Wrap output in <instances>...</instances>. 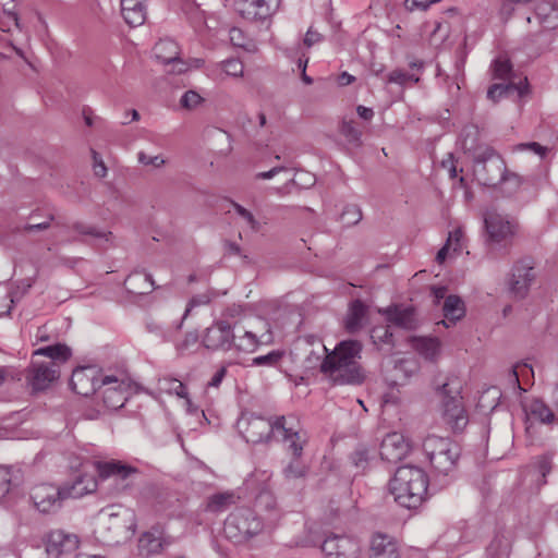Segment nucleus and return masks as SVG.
Masks as SVG:
<instances>
[{
  "label": "nucleus",
  "mask_w": 558,
  "mask_h": 558,
  "mask_svg": "<svg viewBox=\"0 0 558 558\" xmlns=\"http://www.w3.org/2000/svg\"><path fill=\"white\" fill-rule=\"evenodd\" d=\"M101 378L96 366H82L73 371L70 385L77 395L88 397L101 386Z\"/></svg>",
  "instance_id": "14"
},
{
  "label": "nucleus",
  "mask_w": 558,
  "mask_h": 558,
  "mask_svg": "<svg viewBox=\"0 0 558 558\" xmlns=\"http://www.w3.org/2000/svg\"><path fill=\"white\" fill-rule=\"evenodd\" d=\"M522 182L523 180L519 174L506 170L502 180H500L497 186L500 187L502 193L510 196L520 189Z\"/></svg>",
  "instance_id": "40"
},
{
  "label": "nucleus",
  "mask_w": 558,
  "mask_h": 558,
  "mask_svg": "<svg viewBox=\"0 0 558 558\" xmlns=\"http://www.w3.org/2000/svg\"><path fill=\"white\" fill-rule=\"evenodd\" d=\"M506 170L504 158L492 147H485L474 157V175L483 185L496 187Z\"/></svg>",
  "instance_id": "7"
},
{
  "label": "nucleus",
  "mask_w": 558,
  "mask_h": 558,
  "mask_svg": "<svg viewBox=\"0 0 558 558\" xmlns=\"http://www.w3.org/2000/svg\"><path fill=\"white\" fill-rule=\"evenodd\" d=\"M162 543L159 536L151 532L144 533L138 539V550L143 556H150L160 553Z\"/></svg>",
  "instance_id": "35"
},
{
  "label": "nucleus",
  "mask_w": 558,
  "mask_h": 558,
  "mask_svg": "<svg viewBox=\"0 0 558 558\" xmlns=\"http://www.w3.org/2000/svg\"><path fill=\"white\" fill-rule=\"evenodd\" d=\"M511 544L508 537L496 535L487 547V558H508Z\"/></svg>",
  "instance_id": "36"
},
{
  "label": "nucleus",
  "mask_w": 558,
  "mask_h": 558,
  "mask_svg": "<svg viewBox=\"0 0 558 558\" xmlns=\"http://www.w3.org/2000/svg\"><path fill=\"white\" fill-rule=\"evenodd\" d=\"M203 100L204 99L198 93L194 90H187L181 97L180 105L187 110H193L197 108L203 102Z\"/></svg>",
  "instance_id": "50"
},
{
  "label": "nucleus",
  "mask_w": 558,
  "mask_h": 558,
  "mask_svg": "<svg viewBox=\"0 0 558 558\" xmlns=\"http://www.w3.org/2000/svg\"><path fill=\"white\" fill-rule=\"evenodd\" d=\"M97 480L93 473L83 470L71 482L62 486L63 495L66 498H81L87 494H92L97 489Z\"/></svg>",
  "instance_id": "24"
},
{
  "label": "nucleus",
  "mask_w": 558,
  "mask_h": 558,
  "mask_svg": "<svg viewBox=\"0 0 558 558\" xmlns=\"http://www.w3.org/2000/svg\"><path fill=\"white\" fill-rule=\"evenodd\" d=\"M218 66L229 76L241 77L243 75L244 66L238 59L225 60Z\"/></svg>",
  "instance_id": "48"
},
{
  "label": "nucleus",
  "mask_w": 558,
  "mask_h": 558,
  "mask_svg": "<svg viewBox=\"0 0 558 558\" xmlns=\"http://www.w3.org/2000/svg\"><path fill=\"white\" fill-rule=\"evenodd\" d=\"M432 294L434 296L435 304H438L440 300L446 299L447 288L444 286H433L430 288Z\"/></svg>",
  "instance_id": "64"
},
{
  "label": "nucleus",
  "mask_w": 558,
  "mask_h": 558,
  "mask_svg": "<svg viewBox=\"0 0 558 558\" xmlns=\"http://www.w3.org/2000/svg\"><path fill=\"white\" fill-rule=\"evenodd\" d=\"M464 140H463V147L466 150H472L475 148V140L478 134V131L474 126L465 128L463 130Z\"/></svg>",
  "instance_id": "55"
},
{
  "label": "nucleus",
  "mask_w": 558,
  "mask_h": 558,
  "mask_svg": "<svg viewBox=\"0 0 558 558\" xmlns=\"http://www.w3.org/2000/svg\"><path fill=\"white\" fill-rule=\"evenodd\" d=\"M369 558H399L397 543L388 535H374L371 542Z\"/></svg>",
  "instance_id": "26"
},
{
  "label": "nucleus",
  "mask_w": 558,
  "mask_h": 558,
  "mask_svg": "<svg viewBox=\"0 0 558 558\" xmlns=\"http://www.w3.org/2000/svg\"><path fill=\"white\" fill-rule=\"evenodd\" d=\"M484 222L490 243L507 244L514 235V226L500 214L495 211L487 213Z\"/></svg>",
  "instance_id": "16"
},
{
  "label": "nucleus",
  "mask_w": 558,
  "mask_h": 558,
  "mask_svg": "<svg viewBox=\"0 0 558 558\" xmlns=\"http://www.w3.org/2000/svg\"><path fill=\"white\" fill-rule=\"evenodd\" d=\"M422 446L429 463L438 473L448 474L456 468L460 447L450 438L428 435Z\"/></svg>",
  "instance_id": "6"
},
{
  "label": "nucleus",
  "mask_w": 558,
  "mask_h": 558,
  "mask_svg": "<svg viewBox=\"0 0 558 558\" xmlns=\"http://www.w3.org/2000/svg\"><path fill=\"white\" fill-rule=\"evenodd\" d=\"M80 544L75 534L62 530L51 531L46 541V551L49 556L60 558L62 555L71 554L77 549Z\"/></svg>",
  "instance_id": "19"
},
{
  "label": "nucleus",
  "mask_w": 558,
  "mask_h": 558,
  "mask_svg": "<svg viewBox=\"0 0 558 558\" xmlns=\"http://www.w3.org/2000/svg\"><path fill=\"white\" fill-rule=\"evenodd\" d=\"M238 429L247 442L260 444L275 435V417L266 420L262 416L243 415L238 421Z\"/></svg>",
  "instance_id": "10"
},
{
  "label": "nucleus",
  "mask_w": 558,
  "mask_h": 558,
  "mask_svg": "<svg viewBox=\"0 0 558 558\" xmlns=\"http://www.w3.org/2000/svg\"><path fill=\"white\" fill-rule=\"evenodd\" d=\"M93 155V169L94 173L98 178H105L107 175V167L96 150H92Z\"/></svg>",
  "instance_id": "53"
},
{
  "label": "nucleus",
  "mask_w": 558,
  "mask_h": 558,
  "mask_svg": "<svg viewBox=\"0 0 558 558\" xmlns=\"http://www.w3.org/2000/svg\"><path fill=\"white\" fill-rule=\"evenodd\" d=\"M527 80L524 78V82H520L519 84L508 83V84H494L487 90V98L493 100L494 102L498 101L500 98L507 96L512 90H517L520 96L525 93Z\"/></svg>",
  "instance_id": "33"
},
{
  "label": "nucleus",
  "mask_w": 558,
  "mask_h": 558,
  "mask_svg": "<svg viewBox=\"0 0 558 558\" xmlns=\"http://www.w3.org/2000/svg\"><path fill=\"white\" fill-rule=\"evenodd\" d=\"M511 63L506 58H497L493 65V77L496 80L508 81L511 76Z\"/></svg>",
  "instance_id": "44"
},
{
  "label": "nucleus",
  "mask_w": 558,
  "mask_h": 558,
  "mask_svg": "<svg viewBox=\"0 0 558 558\" xmlns=\"http://www.w3.org/2000/svg\"><path fill=\"white\" fill-rule=\"evenodd\" d=\"M262 336H258L250 324L232 330L230 350L239 353H253L260 344Z\"/></svg>",
  "instance_id": "23"
},
{
  "label": "nucleus",
  "mask_w": 558,
  "mask_h": 558,
  "mask_svg": "<svg viewBox=\"0 0 558 558\" xmlns=\"http://www.w3.org/2000/svg\"><path fill=\"white\" fill-rule=\"evenodd\" d=\"M284 170H287V168L283 166L274 167L268 171L258 172L256 174V179L269 180V179L274 178L275 175H277L279 172L284 171Z\"/></svg>",
  "instance_id": "62"
},
{
  "label": "nucleus",
  "mask_w": 558,
  "mask_h": 558,
  "mask_svg": "<svg viewBox=\"0 0 558 558\" xmlns=\"http://www.w3.org/2000/svg\"><path fill=\"white\" fill-rule=\"evenodd\" d=\"M159 385L162 390H165L168 393H173L180 398H183L186 400L187 404L191 403L189 397H187V390L183 383L180 380L170 377L165 376L163 378L159 379Z\"/></svg>",
  "instance_id": "37"
},
{
  "label": "nucleus",
  "mask_w": 558,
  "mask_h": 558,
  "mask_svg": "<svg viewBox=\"0 0 558 558\" xmlns=\"http://www.w3.org/2000/svg\"><path fill=\"white\" fill-rule=\"evenodd\" d=\"M230 40L236 47H244V36L241 29L231 28L230 29Z\"/></svg>",
  "instance_id": "61"
},
{
  "label": "nucleus",
  "mask_w": 558,
  "mask_h": 558,
  "mask_svg": "<svg viewBox=\"0 0 558 558\" xmlns=\"http://www.w3.org/2000/svg\"><path fill=\"white\" fill-rule=\"evenodd\" d=\"M283 356V352L279 350H274L266 355H259L252 360V365L254 366H267L275 367L277 366Z\"/></svg>",
  "instance_id": "46"
},
{
  "label": "nucleus",
  "mask_w": 558,
  "mask_h": 558,
  "mask_svg": "<svg viewBox=\"0 0 558 558\" xmlns=\"http://www.w3.org/2000/svg\"><path fill=\"white\" fill-rule=\"evenodd\" d=\"M340 133L347 138V141L350 144L354 146H360L362 144V132L355 126L353 121H342L340 125Z\"/></svg>",
  "instance_id": "43"
},
{
  "label": "nucleus",
  "mask_w": 558,
  "mask_h": 558,
  "mask_svg": "<svg viewBox=\"0 0 558 558\" xmlns=\"http://www.w3.org/2000/svg\"><path fill=\"white\" fill-rule=\"evenodd\" d=\"M363 218V213L360 206L354 204H349L343 207L342 213L340 214L339 220L345 227H353L357 225Z\"/></svg>",
  "instance_id": "42"
},
{
  "label": "nucleus",
  "mask_w": 558,
  "mask_h": 558,
  "mask_svg": "<svg viewBox=\"0 0 558 558\" xmlns=\"http://www.w3.org/2000/svg\"><path fill=\"white\" fill-rule=\"evenodd\" d=\"M125 289L135 295H145L155 289V282L150 274L135 270L124 280Z\"/></svg>",
  "instance_id": "27"
},
{
  "label": "nucleus",
  "mask_w": 558,
  "mask_h": 558,
  "mask_svg": "<svg viewBox=\"0 0 558 558\" xmlns=\"http://www.w3.org/2000/svg\"><path fill=\"white\" fill-rule=\"evenodd\" d=\"M101 386L104 403L108 409L118 410L122 408L130 395V380L125 376H102Z\"/></svg>",
  "instance_id": "11"
},
{
  "label": "nucleus",
  "mask_w": 558,
  "mask_h": 558,
  "mask_svg": "<svg viewBox=\"0 0 558 558\" xmlns=\"http://www.w3.org/2000/svg\"><path fill=\"white\" fill-rule=\"evenodd\" d=\"M19 471L12 466L0 464V500L5 497L17 480Z\"/></svg>",
  "instance_id": "38"
},
{
  "label": "nucleus",
  "mask_w": 558,
  "mask_h": 558,
  "mask_svg": "<svg viewBox=\"0 0 558 558\" xmlns=\"http://www.w3.org/2000/svg\"><path fill=\"white\" fill-rule=\"evenodd\" d=\"M427 475L422 469L413 465L398 468L390 481V490L395 500L408 509H414L422 505L427 494Z\"/></svg>",
  "instance_id": "3"
},
{
  "label": "nucleus",
  "mask_w": 558,
  "mask_h": 558,
  "mask_svg": "<svg viewBox=\"0 0 558 558\" xmlns=\"http://www.w3.org/2000/svg\"><path fill=\"white\" fill-rule=\"evenodd\" d=\"M442 312L446 319L439 322L438 324L449 328L465 315L464 303L461 298L457 295H448L445 299Z\"/></svg>",
  "instance_id": "29"
},
{
  "label": "nucleus",
  "mask_w": 558,
  "mask_h": 558,
  "mask_svg": "<svg viewBox=\"0 0 558 558\" xmlns=\"http://www.w3.org/2000/svg\"><path fill=\"white\" fill-rule=\"evenodd\" d=\"M427 0H405L404 7L408 11L422 10L426 11L429 8V3H426Z\"/></svg>",
  "instance_id": "58"
},
{
  "label": "nucleus",
  "mask_w": 558,
  "mask_h": 558,
  "mask_svg": "<svg viewBox=\"0 0 558 558\" xmlns=\"http://www.w3.org/2000/svg\"><path fill=\"white\" fill-rule=\"evenodd\" d=\"M409 440L400 433L393 432L385 436L380 444V457L390 463L401 461L410 452Z\"/></svg>",
  "instance_id": "17"
},
{
  "label": "nucleus",
  "mask_w": 558,
  "mask_h": 558,
  "mask_svg": "<svg viewBox=\"0 0 558 558\" xmlns=\"http://www.w3.org/2000/svg\"><path fill=\"white\" fill-rule=\"evenodd\" d=\"M463 238V231L461 228H457L453 231H451L447 239L448 246H451L453 252H458L461 250V241Z\"/></svg>",
  "instance_id": "52"
},
{
  "label": "nucleus",
  "mask_w": 558,
  "mask_h": 558,
  "mask_svg": "<svg viewBox=\"0 0 558 558\" xmlns=\"http://www.w3.org/2000/svg\"><path fill=\"white\" fill-rule=\"evenodd\" d=\"M31 498L38 511L50 513L61 508L65 495H63L62 487L51 484H39L33 487Z\"/></svg>",
  "instance_id": "12"
},
{
  "label": "nucleus",
  "mask_w": 558,
  "mask_h": 558,
  "mask_svg": "<svg viewBox=\"0 0 558 558\" xmlns=\"http://www.w3.org/2000/svg\"><path fill=\"white\" fill-rule=\"evenodd\" d=\"M121 12L130 26H140L145 22L146 8L142 0H121Z\"/></svg>",
  "instance_id": "28"
},
{
  "label": "nucleus",
  "mask_w": 558,
  "mask_h": 558,
  "mask_svg": "<svg viewBox=\"0 0 558 558\" xmlns=\"http://www.w3.org/2000/svg\"><path fill=\"white\" fill-rule=\"evenodd\" d=\"M134 525L133 514L121 506H109L97 515L94 534L105 545L120 543Z\"/></svg>",
  "instance_id": "4"
},
{
  "label": "nucleus",
  "mask_w": 558,
  "mask_h": 558,
  "mask_svg": "<svg viewBox=\"0 0 558 558\" xmlns=\"http://www.w3.org/2000/svg\"><path fill=\"white\" fill-rule=\"evenodd\" d=\"M227 375V368L225 366H221L215 374L214 376L211 377V379L208 381L207 386L208 387H219V385L221 384L222 379L225 378V376Z\"/></svg>",
  "instance_id": "59"
},
{
  "label": "nucleus",
  "mask_w": 558,
  "mask_h": 558,
  "mask_svg": "<svg viewBox=\"0 0 558 558\" xmlns=\"http://www.w3.org/2000/svg\"><path fill=\"white\" fill-rule=\"evenodd\" d=\"M279 0H239L236 9L248 21H265L278 9Z\"/></svg>",
  "instance_id": "15"
},
{
  "label": "nucleus",
  "mask_w": 558,
  "mask_h": 558,
  "mask_svg": "<svg viewBox=\"0 0 558 558\" xmlns=\"http://www.w3.org/2000/svg\"><path fill=\"white\" fill-rule=\"evenodd\" d=\"M308 468L301 461V458L292 457L289 464L283 469L284 478L288 481L299 480L306 476Z\"/></svg>",
  "instance_id": "41"
},
{
  "label": "nucleus",
  "mask_w": 558,
  "mask_h": 558,
  "mask_svg": "<svg viewBox=\"0 0 558 558\" xmlns=\"http://www.w3.org/2000/svg\"><path fill=\"white\" fill-rule=\"evenodd\" d=\"M241 500L238 490H223L209 495L204 502V511L213 514H220Z\"/></svg>",
  "instance_id": "25"
},
{
  "label": "nucleus",
  "mask_w": 558,
  "mask_h": 558,
  "mask_svg": "<svg viewBox=\"0 0 558 558\" xmlns=\"http://www.w3.org/2000/svg\"><path fill=\"white\" fill-rule=\"evenodd\" d=\"M53 219V216H50L49 217V220L47 221H44L41 223H36V225H26L24 227V232L26 233H31L33 231H41V230H46L50 227V221Z\"/></svg>",
  "instance_id": "63"
},
{
  "label": "nucleus",
  "mask_w": 558,
  "mask_h": 558,
  "mask_svg": "<svg viewBox=\"0 0 558 558\" xmlns=\"http://www.w3.org/2000/svg\"><path fill=\"white\" fill-rule=\"evenodd\" d=\"M233 207H234L236 214L239 216H241L243 219H245L246 222L250 225V227L253 230H257L258 229V222L254 218V216H253V214L251 211H248L246 208H244L243 206H241L240 204H236V203L233 204Z\"/></svg>",
  "instance_id": "54"
},
{
  "label": "nucleus",
  "mask_w": 558,
  "mask_h": 558,
  "mask_svg": "<svg viewBox=\"0 0 558 558\" xmlns=\"http://www.w3.org/2000/svg\"><path fill=\"white\" fill-rule=\"evenodd\" d=\"M518 147L520 149H529V150L539 155L541 157H544L548 150L547 147L542 146L541 144H538L536 142L520 144Z\"/></svg>",
  "instance_id": "57"
},
{
  "label": "nucleus",
  "mask_w": 558,
  "mask_h": 558,
  "mask_svg": "<svg viewBox=\"0 0 558 558\" xmlns=\"http://www.w3.org/2000/svg\"><path fill=\"white\" fill-rule=\"evenodd\" d=\"M71 357V349L62 343L39 348L33 353L26 381L34 391L51 387L60 377V366Z\"/></svg>",
  "instance_id": "2"
},
{
  "label": "nucleus",
  "mask_w": 558,
  "mask_h": 558,
  "mask_svg": "<svg viewBox=\"0 0 558 558\" xmlns=\"http://www.w3.org/2000/svg\"><path fill=\"white\" fill-rule=\"evenodd\" d=\"M137 158H138L140 163H142L144 166H153L154 168H160L166 162L165 159L162 158V156H160V155L149 156V155L145 154L144 151L138 153Z\"/></svg>",
  "instance_id": "51"
},
{
  "label": "nucleus",
  "mask_w": 558,
  "mask_h": 558,
  "mask_svg": "<svg viewBox=\"0 0 558 558\" xmlns=\"http://www.w3.org/2000/svg\"><path fill=\"white\" fill-rule=\"evenodd\" d=\"M209 302H210V296L208 294H202V295L192 298L187 304L186 310H185L184 317L189 315L192 307L205 305V304H208Z\"/></svg>",
  "instance_id": "56"
},
{
  "label": "nucleus",
  "mask_w": 558,
  "mask_h": 558,
  "mask_svg": "<svg viewBox=\"0 0 558 558\" xmlns=\"http://www.w3.org/2000/svg\"><path fill=\"white\" fill-rule=\"evenodd\" d=\"M322 40V35L312 28H308L304 38V45L310 48L313 45L319 43Z\"/></svg>",
  "instance_id": "60"
},
{
  "label": "nucleus",
  "mask_w": 558,
  "mask_h": 558,
  "mask_svg": "<svg viewBox=\"0 0 558 558\" xmlns=\"http://www.w3.org/2000/svg\"><path fill=\"white\" fill-rule=\"evenodd\" d=\"M448 36H449V26L441 22H436L435 27L432 31L430 36H429V43L434 47H439L440 45H442L445 43V40L448 38Z\"/></svg>",
  "instance_id": "47"
},
{
  "label": "nucleus",
  "mask_w": 558,
  "mask_h": 558,
  "mask_svg": "<svg viewBox=\"0 0 558 558\" xmlns=\"http://www.w3.org/2000/svg\"><path fill=\"white\" fill-rule=\"evenodd\" d=\"M263 530L262 521L250 509L230 513L223 525L225 535L234 543H242Z\"/></svg>",
  "instance_id": "8"
},
{
  "label": "nucleus",
  "mask_w": 558,
  "mask_h": 558,
  "mask_svg": "<svg viewBox=\"0 0 558 558\" xmlns=\"http://www.w3.org/2000/svg\"><path fill=\"white\" fill-rule=\"evenodd\" d=\"M365 314L366 306L360 300L353 301L344 322L345 329L349 332H356L362 327Z\"/></svg>",
  "instance_id": "32"
},
{
  "label": "nucleus",
  "mask_w": 558,
  "mask_h": 558,
  "mask_svg": "<svg viewBox=\"0 0 558 558\" xmlns=\"http://www.w3.org/2000/svg\"><path fill=\"white\" fill-rule=\"evenodd\" d=\"M275 430L274 437L286 445L291 456L301 458L308 436L300 423L292 416H275Z\"/></svg>",
  "instance_id": "9"
},
{
  "label": "nucleus",
  "mask_w": 558,
  "mask_h": 558,
  "mask_svg": "<svg viewBox=\"0 0 558 558\" xmlns=\"http://www.w3.org/2000/svg\"><path fill=\"white\" fill-rule=\"evenodd\" d=\"M219 320L228 322L229 328L233 330L250 324L251 317L245 314L242 306L233 304L225 310Z\"/></svg>",
  "instance_id": "34"
},
{
  "label": "nucleus",
  "mask_w": 558,
  "mask_h": 558,
  "mask_svg": "<svg viewBox=\"0 0 558 558\" xmlns=\"http://www.w3.org/2000/svg\"><path fill=\"white\" fill-rule=\"evenodd\" d=\"M322 550L327 558H354L359 545L351 537L333 535L324 541Z\"/></svg>",
  "instance_id": "22"
},
{
  "label": "nucleus",
  "mask_w": 558,
  "mask_h": 558,
  "mask_svg": "<svg viewBox=\"0 0 558 558\" xmlns=\"http://www.w3.org/2000/svg\"><path fill=\"white\" fill-rule=\"evenodd\" d=\"M232 339V329L229 328L228 322L216 320L211 326L206 328L203 336V344L209 350L230 351V342Z\"/></svg>",
  "instance_id": "20"
},
{
  "label": "nucleus",
  "mask_w": 558,
  "mask_h": 558,
  "mask_svg": "<svg viewBox=\"0 0 558 558\" xmlns=\"http://www.w3.org/2000/svg\"><path fill=\"white\" fill-rule=\"evenodd\" d=\"M418 80L420 78L417 76L400 69L393 70L388 75V83H395L398 85H405L408 82L417 83Z\"/></svg>",
  "instance_id": "49"
},
{
  "label": "nucleus",
  "mask_w": 558,
  "mask_h": 558,
  "mask_svg": "<svg viewBox=\"0 0 558 558\" xmlns=\"http://www.w3.org/2000/svg\"><path fill=\"white\" fill-rule=\"evenodd\" d=\"M530 414L542 423H553L555 418L554 412L550 408L541 400H534L529 405Z\"/></svg>",
  "instance_id": "39"
},
{
  "label": "nucleus",
  "mask_w": 558,
  "mask_h": 558,
  "mask_svg": "<svg viewBox=\"0 0 558 558\" xmlns=\"http://www.w3.org/2000/svg\"><path fill=\"white\" fill-rule=\"evenodd\" d=\"M71 229L78 234L83 235H92L98 239H104L106 241H109L112 236L111 232H102L98 231L95 227L85 225L83 222H75L71 226Z\"/></svg>",
  "instance_id": "45"
},
{
  "label": "nucleus",
  "mask_w": 558,
  "mask_h": 558,
  "mask_svg": "<svg viewBox=\"0 0 558 558\" xmlns=\"http://www.w3.org/2000/svg\"><path fill=\"white\" fill-rule=\"evenodd\" d=\"M362 344L357 340H344L326 354L320 371L333 385H362L366 372L360 364Z\"/></svg>",
  "instance_id": "1"
},
{
  "label": "nucleus",
  "mask_w": 558,
  "mask_h": 558,
  "mask_svg": "<svg viewBox=\"0 0 558 558\" xmlns=\"http://www.w3.org/2000/svg\"><path fill=\"white\" fill-rule=\"evenodd\" d=\"M154 54L161 63L172 66L170 72L180 74L187 71L186 63L179 57V46L172 39L159 40L154 47Z\"/></svg>",
  "instance_id": "21"
},
{
  "label": "nucleus",
  "mask_w": 558,
  "mask_h": 558,
  "mask_svg": "<svg viewBox=\"0 0 558 558\" xmlns=\"http://www.w3.org/2000/svg\"><path fill=\"white\" fill-rule=\"evenodd\" d=\"M94 466L100 480L114 478L120 482L121 489L129 487V480L138 473L135 466L119 460L96 461Z\"/></svg>",
  "instance_id": "13"
},
{
  "label": "nucleus",
  "mask_w": 558,
  "mask_h": 558,
  "mask_svg": "<svg viewBox=\"0 0 558 558\" xmlns=\"http://www.w3.org/2000/svg\"><path fill=\"white\" fill-rule=\"evenodd\" d=\"M458 380H449L439 388L440 413L442 421L453 432H461L469 423Z\"/></svg>",
  "instance_id": "5"
},
{
  "label": "nucleus",
  "mask_w": 558,
  "mask_h": 558,
  "mask_svg": "<svg viewBox=\"0 0 558 558\" xmlns=\"http://www.w3.org/2000/svg\"><path fill=\"white\" fill-rule=\"evenodd\" d=\"M387 320L403 329H413L416 326L414 311L411 307L395 306L386 310Z\"/></svg>",
  "instance_id": "31"
},
{
  "label": "nucleus",
  "mask_w": 558,
  "mask_h": 558,
  "mask_svg": "<svg viewBox=\"0 0 558 558\" xmlns=\"http://www.w3.org/2000/svg\"><path fill=\"white\" fill-rule=\"evenodd\" d=\"M412 348L424 359L435 361L440 354V341L434 337H413Z\"/></svg>",
  "instance_id": "30"
},
{
  "label": "nucleus",
  "mask_w": 558,
  "mask_h": 558,
  "mask_svg": "<svg viewBox=\"0 0 558 558\" xmlns=\"http://www.w3.org/2000/svg\"><path fill=\"white\" fill-rule=\"evenodd\" d=\"M535 279V272L532 265L520 262L513 266L511 278L509 280V291L515 299H524L527 295L530 287Z\"/></svg>",
  "instance_id": "18"
}]
</instances>
